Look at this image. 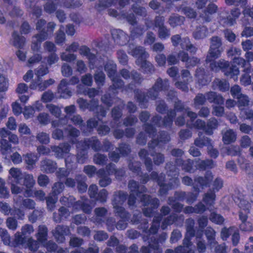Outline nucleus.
<instances>
[{
    "label": "nucleus",
    "instance_id": "f704fd0d",
    "mask_svg": "<svg viewBox=\"0 0 253 253\" xmlns=\"http://www.w3.org/2000/svg\"><path fill=\"white\" fill-rule=\"evenodd\" d=\"M65 131L67 133V136L70 138V142L72 144H76L80 141L77 139V137L80 135V131L76 128L72 126H69L68 127L65 129ZM81 142H82L81 141Z\"/></svg>",
    "mask_w": 253,
    "mask_h": 253
},
{
    "label": "nucleus",
    "instance_id": "f8f14e48",
    "mask_svg": "<svg viewBox=\"0 0 253 253\" xmlns=\"http://www.w3.org/2000/svg\"><path fill=\"white\" fill-rule=\"evenodd\" d=\"M119 172H121V175L124 174L125 172L123 169H117L116 165L110 163L106 166L105 169H100L97 171V175L100 178L99 184L101 187H106L111 183V179L108 175L115 174L118 175Z\"/></svg>",
    "mask_w": 253,
    "mask_h": 253
},
{
    "label": "nucleus",
    "instance_id": "6e6552de",
    "mask_svg": "<svg viewBox=\"0 0 253 253\" xmlns=\"http://www.w3.org/2000/svg\"><path fill=\"white\" fill-rule=\"evenodd\" d=\"M104 69L108 76L111 80L113 84L109 87V90L122 88V91L129 92L132 91L135 87V84L131 83L127 85L124 86V81L120 79L116 74L117 66L113 61H108L105 65Z\"/></svg>",
    "mask_w": 253,
    "mask_h": 253
},
{
    "label": "nucleus",
    "instance_id": "052dcab7",
    "mask_svg": "<svg viewBox=\"0 0 253 253\" xmlns=\"http://www.w3.org/2000/svg\"><path fill=\"white\" fill-rule=\"evenodd\" d=\"M180 46L181 48L189 51L191 53H195L197 51L196 47L190 43V40L187 37L182 38Z\"/></svg>",
    "mask_w": 253,
    "mask_h": 253
},
{
    "label": "nucleus",
    "instance_id": "f3484780",
    "mask_svg": "<svg viewBox=\"0 0 253 253\" xmlns=\"http://www.w3.org/2000/svg\"><path fill=\"white\" fill-rule=\"evenodd\" d=\"M213 178L212 173L211 171H207L205 176H196L194 178L193 189L196 192H200L199 187L204 188L209 187Z\"/></svg>",
    "mask_w": 253,
    "mask_h": 253
},
{
    "label": "nucleus",
    "instance_id": "864d4df0",
    "mask_svg": "<svg viewBox=\"0 0 253 253\" xmlns=\"http://www.w3.org/2000/svg\"><path fill=\"white\" fill-rule=\"evenodd\" d=\"M184 20L185 18L183 16L172 14L169 16L168 22L171 27L174 28L177 26L182 25Z\"/></svg>",
    "mask_w": 253,
    "mask_h": 253
},
{
    "label": "nucleus",
    "instance_id": "5fc2aeb1",
    "mask_svg": "<svg viewBox=\"0 0 253 253\" xmlns=\"http://www.w3.org/2000/svg\"><path fill=\"white\" fill-rule=\"evenodd\" d=\"M197 169L200 170H205L207 169H212L214 167L215 165L212 160H198L195 161Z\"/></svg>",
    "mask_w": 253,
    "mask_h": 253
},
{
    "label": "nucleus",
    "instance_id": "37998d69",
    "mask_svg": "<svg viewBox=\"0 0 253 253\" xmlns=\"http://www.w3.org/2000/svg\"><path fill=\"white\" fill-rule=\"evenodd\" d=\"M82 143L83 145L87 144L88 145V148L90 146L94 151H99L102 149L101 144L96 137H92L89 139H85Z\"/></svg>",
    "mask_w": 253,
    "mask_h": 253
},
{
    "label": "nucleus",
    "instance_id": "72a5a7b5",
    "mask_svg": "<svg viewBox=\"0 0 253 253\" xmlns=\"http://www.w3.org/2000/svg\"><path fill=\"white\" fill-rule=\"evenodd\" d=\"M95 217H92L91 220L96 225L99 226L104 222V216L107 213V210L105 208H97L94 210Z\"/></svg>",
    "mask_w": 253,
    "mask_h": 253
},
{
    "label": "nucleus",
    "instance_id": "dca6fc26",
    "mask_svg": "<svg viewBox=\"0 0 253 253\" xmlns=\"http://www.w3.org/2000/svg\"><path fill=\"white\" fill-rule=\"evenodd\" d=\"M80 109L83 110L86 109L89 110L95 113L98 117L101 116L104 117L106 115V111L104 108L98 105V100L92 99L88 103L86 100L82 98H79L77 101Z\"/></svg>",
    "mask_w": 253,
    "mask_h": 253
},
{
    "label": "nucleus",
    "instance_id": "20e7f679",
    "mask_svg": "<svg viewBox=\"0 0 253 253\" xmlns=\"http://www.w3.org/2000/svg\"><path fill=\"white\" fill-rule=\"evenodd\" d=\"M167 95L169 99L175 102L174 110L168 112L167 116L164 119H162L161 117L159 115H155L152 118L151 123L158 127H170L172 124L173 118L176 115V111L181 113L186 112L187 115L190 119L191 122H193L197 117V114L190 111L189 108H184L183 103L177 99L176 92L173 90H170Z\"/></svg>",
    "mask_w": 253,
    "mask_h": 253
},
{
    "label": "nucleus",
    "instance_id": "6e6d98bb",
    "mask_svg": "<svg viewBox=\"0 0 253 253\" xmlns=\"http://www.w3.org/2000/svg\"><path fill=\"white\" fill-rule=\"evenodd\" d=\"M202 132H199L198 133L199 137L195 140L194 144L199 148H203L204 146H207L208 147L211 144V140L207 137H202Z\"/></svg>",
    "mask_w": 253,
    "mask_h": 253
},
{
    "label": "nucleus",
    "instance_id": "4c0bfd02",
    "mask_svg": "<svg viewBox=\"0 0 253 253\" xmlns=\"http://www.w3.org/2000/svg\"><path fill=\"white\" fill-rule=\"evenodd\" d=\"M136 64L139 66L142 71L146 73H152L155 71V68L152 64L146 60V59L138 58Z\"/></svg>",
    "mask_w": 253,
    "mask_h": 253
},
{
    "label": "nucleus",
    "instance_id": "79ce46f5",
    "mask_svg": "<svg viewBox=\"0 0 253 253\" xmlns=\"http://www.w3.org/2000/svg\"><path fill=\"white\" fill-rule=\"evenodd\" d=\"M25 42V38L19 35L17 32L15 31L12 35L10 43L16 48H22L24 46Z\"/></svg>",
    "mask_w": 253,
    "mask_h": 253
},
{
    "label": "nucleus",
    "instance_id": "b1692460",
    "mask_svg": "<svg viewBox=\"0 0 253 253\" xmlns=\"http://www.w3.org/2000/svg\"><path fill=\"white\" fill-rule=\"evenodd\" d=\"M127 52L131 56L138 58L146 59L149 55L141 46H138L133 43L129 44Z\"/></svg>",
    "mask_w": 253,
    "mask_h": 253
},
{
    "label": "nucleus",
    "instance_id": "c9c22d12",
    "mask_svg": "<svg viewBox=\"0 0 253 253\" xmlns=\"http://www.w3.org/2000/svg\"><path fill=\"white\" fill-rule=\"evenodd\" d=\"M206 100L210 103H214L217 105H222L224 102V99L221 95L214 91H209L205 94Z\"/></svg>",
    "mask_w": 253,
    "mask_h": 253
},
{
    "label": "nucleus",
    "instance_id": "69168bd1",
    "mask_svg": "<svg viewBox=\"0 0 253 253\" xmlns=\"http://www.w3.org/2000/svg\"><path fill=\"white\" fill-rule=\"evenodd\" d=\"M25 248H28L31 251L35 252L39 248V242L32 237L28 238L27 239Z\"/></svg>",
    "mask_w": 253,
    "mask_h": 253
},
{
    "label": "nucleus",
    "instance_id": "bf43d9fd",
    "mask_svg": "<svg viewBox=\"0 0 253 253\" xmlns=\"http://www.w3.org/2000/svg\"><path fill=\"white\" fill-rule=\"evenodd\" d=\"M23 158L25 162L28 165L27 168L28 169H33L34 165L38 160V157L37 155L32 153H28L25 155H24Z\"/></svg>",
    "mask_w": 253,
    "mask_h": 253
},
{
    "label": "nucleus",
    "instance_id": "4be33fe9",
    "mask_svg": "<svg viewBox=\"0 0 253 253\" xmlns=\"http://www.w3.org/2000/svg\"><path fill=\"white\" fill-rule=\"evenodd\" d=\"M184 219V216L183 214L178 215L174 213L171 214L163 219L161 224V228L165 230L168 226L174 223L177 226H182Z\"/></svg>",
    "mask_w": 253,
    "mask_h": 253
},
{
    "label": "nucleus",
    "instance_id": "9d476101",
    "mask_svg": "<svg viewBox=\"0 0 253 253\" xmlns=\"http://www.w3.org/2000/svg\"><path fill=\"white\" fill-rule=\"evenodd\" d=\"M234 201L240 208L239 217L241 221L239 226L240 230L245 232L252 231L253 230V224L250 221L248 220L251 204L247 201L244 198L241 197H236Z\"/></svg>",
    "mask_w": 253,
    "mask_h": 253
},
{
    "label": "nucleus",
    "instance_id": "cd10ccee",
    "mask_svg": "<svg viewBox=\"0 0 253 253\" xmlns=\"http://www.w3.org/2000/svg\"><path fill=\"white\" fill-rule=\"evenodd\" d=\"M128 167L129 169L134 174L141 177L140 180L143 184L146 183L150 179L149 176L148 174L145 173L143 174L142 172L141 171L140 163L139 162H134L129 163Z\"/></svg>",
    "mask_w": 253,
    "mask_h": 253
},
{
    "label": "nucleus",
    "instance_id": "412c9836",
    "mask_svg": "<svg viewBox=\"0 0 253 253\" xmlns=\"http://www.w3.org/2000/svg\"><path fill=\"white\" fill-rule=\"evenodd\" d=\"M108 14L118 19H126L131 25H134L137 22L136 17L132 13L122 12L119 13L117 10L110 8L108 9Z\"/></svg>",
    "mask_w": 253,
    "mask_h": 253
},
{
    "label": "nucleus",
    "instance_id": "e433bc0d",
    "mask_svg": "<svg viewBox=\"0 0 253 253\" xmlns=\"http://www.w3.org/2000/svg\"><path fill=\"white\" fill-rule=\"evenodd\" d=\"M57 169L56 163L50 160L45 159L41 162V169L46 173H52Z\"/></svg>",
    "mask_w": 253,
    "mask_h": 253
},
{
    "label": "nucleus",
    "instance_id": "a18cd8bd",
    "mask_svg": "<svg viewBox=\"0 0 253 253\" xmlns=\"http://www.w3.org/2000/svg\"><path fill=\"white\" fill-rule=\"evenodd\" d=\"M209 32L208 28L204 25L197 26L193 33V36L196 40L203 39L208 36Z\"/></svg>",
    "mask_w": 253,
    "mask_h": 253
},
{
    "label": "nucleus",
    "instance_id": "ddd939ff",
    "mask_svg": "<svg viewBox=\"0 0 253 253\" xmlns=\"http://www.w3.org/2000/svg\"><path fill=\"white\" fill-rule=\"evenodd\" d=\"M88 200L86 198H82L81 201L75 202L73 196H63L60 199L62 205L68 207H73L75 210H82L86 213H89L92 207L88 204Z\"/></svg>",
    "mask_w": 253,
    "mask_h": 253
},
{
    "label": "nucleus",
    "instance_id": "ea45409f",
    "mask_svg": "<svg viewBox=\"0 0 253 253\" xmlns=\"http://www.w3.org/2000/svg\"><path fill=\"white\" fill-rule=\"evenodd\" d=\"M48 229L44 225H40L38 227L36 237L39 242L42 244L47 241Z\"/></svg>",
    "mask_w": 253,
    "mask_h": 253
},
{
    "label": "nucleus",
    "instance_id": "338daca9",
    "mask_svg": "<svg viewBox=\"0 0 253 253\" xmlns=\"http://www.w3.org/2000/svg\"><path fill=\"white\" fill-rule=\"evenodd\" d=\"M178 11H181L186 16L190 18H193L196 17V13L193 9L189 7H183V5L176 7Z\"/></svg>",
    "mask_w": 253,
    "mask_h": 253
},
{
    "label": "nucleus",
    "instance_id": "2f4dec72",
    "mask_svg": "<svg viewBox=\"0 0 253 253\" xmlns=\"http://www.w3.org/2000/svg\"><path fill=\"white\" fill-rule=\"evenodd\" d=\"M24 173L21 169L17 168H12L9 170L8 180L9 182L21 183Z\"/></svg>",
    "mask_w": 253,
    "mask_h": 253
},
{
    "label": "nucleus",
    "instance_id": "13d9d810",
    "mask_svg": "<svg viewBox=\"0 0 253 253\" xmlns=\"http://www.w3.org/2000/svg\"><path fill=\"white\" fill-rule=\"evenodd\" d=\"M218 126L217 120L214 118H211L208 121L206 125L205 132L208 135H211L213 133V130L216 129Z\"/></svg>",
    "mask_w": 253,
    "mask_h": 253
},
{
    "label": "nucleus",
    "instance_id": "9b49d317",
    "mask_svg": "<svg viewBox=\"0 0 253 253\" xmlns=\"http://www.w3.org/2000/svg\"><path fill=\"white\" fill-rule=\"evenodd\" d=\"M71 148L70 145L67 142L61 143L58 146H52L50 147L51 150L54 152L56 158H62L64 155L68 154L65 158V163L66 168L69 170H72L77 168L75 156L69 153Z\"/></svg>",
    "mask_w": 253,
    "mask_h": 253
},
{
    "label": "nucleus",
    "instance_id": "7ed1b4c3",
    "mask_svg": "<svg viewBox=\"0 0 253 253\" xmlns=\"http://www.w3.org/2000/svg\"><path fill=\"white\" fill-rule=\"evenodd\" d=\"M153 123H145L143 126L145 132L152 138V141L148 143V147L150 155L153 157V162L156 166L162 164L165 161V156L161 153H156L154 150L156 148L162 149L164 145L170 141V138L167 132L162 131L160 133L159 136L157 139L154 137L155 136L156 129Z\"/></svg>",
    "mask_w": 253,
    "mask_h": 253
},
{
    "label": "nucleus",
    "instance_id": "0eeeda50",
    "mask_svg": "<svg viewBox=\"0 0 253 253\" xmlns=\"http://www.w3.org/2000/svg\"><path fill=\"white\" fill-rule=\"evenodd\" d=\"M169 86V84L168 80H163L161 78H158L152 87L148 91L147 95H145L141 90L137 89L134 90L135 97L139 103V106L141 108H145L147 107L148 101L147 97L152 100H155L158 96L160 91L168 90Z\"/></svg>",
    "mask_w": 253,
    "mask_h": 253
},
{
    "label": "nucleus",
    "instance_id": "39448f33",
    "mask_svg": "<svg viewBox=\"0 0 253 253\" xmlns=\"http://www.w3.org/2000/svg\"><path fill=\"white\" fill-rule=\"evenodd\" d=\"M162 220L161 216H155L153 219L152 225L149 229H148V221L142 218V214L139 212L138 214H134L131 221L133 224H140L138 228L142 230L143 235V240L144 242L149 241L152 244L154 242H157L159 243H163L166 240L168 235L166 233L161 234L158 239L156 240L153 238V235L156 234L160 227V221Z\"/></svg>",
    "mask_w": 253,
    "mask_h": 253
},
{
    "label": "nucleus",
    "instance_id": "473e14b6",
    "mask_svg": "<svg viewBox=\"0 0 253 253\" xmlns=\"http://www.w3.org/2000/svg\"><path fill=\"white\" fill-rule=\"evenodd\" d=\"M218 7L216 4L213 3H210L200 15V17L204 21L210 22L211 19V15L215 13Z\"/></svg>",
    "mask_w": 253,
    "mask_h": 253
},
{
    "label": "nucleus",
    "instance_id": "aec40b11",
    "mask_svg": "<svg viewBox=\"0 0 253 253\" xmlns=\"http://www.w3.org/2000/svg\"><path fill=\"white\" fill-rule=\"evenodd\" d=\"M112 115L114 120V123L117 124L116 128H115L113 132V135L116 139H120L125 135L124 130L118 128L120 126V123H118L117 122L122 117V110L118 107H114L112 111Z\"/></svg>",
    "mask_w": 253,
    "mask_h": 253
},
{
    "label": "nucleus",
    "instance_id": "c03bdc74",
    "mask_svg": "<svg viewBox=\"0 0 253 253\" xmlns=\"http://www.w3.org/2000/svg\"><path fill=\"white\" fill-rule=\"evenodd\" d=\"M236 138L237 134L233 129H229L224 132H222V140L225 144H229L234 142Z\"/></svg>",
    "mask_w": 253,
    "mask_h": 253
},
{
    "label": "nucleus",
    "instance_id": "4468645a",
    "mask_svg": "<svg viewBox=\"0 0 253 253\" xmlns=\"http://www.w3.org/2000/svg\"><path fill=\"white\" fill-rule=\"evenodd\" d=\"M45 24V20L42 19L38 20L37 22L36 29L40 31V33L32 39L31 48L34 51H38L41 48V42L48 38V34L44 27Z\"/></svg>",
    "mask_w": 253,
    "mask_h": 253
},
{
    "label": "nucleus",
    "instance_id": "09e8293b",
    "mask_svg": "<svg viewBox=\"0 0 253 253\" xmlns=\"http://www.w3.org/2000/svg\"><path fill=\"white\" fill-rule=\"evenodd\" d=\"M27 239L21 232H17L14 236V239L11 242V247H17L25 246Z\"/></svg>",
    "mask_w": 253,
    "mask_h": 253
},
{
    "label": "nucleus",
    "instance_id": "4d7b16f0",
    "mask_svg": "<svg viewBox=\"0 0 253 253\" xmlns=\"http://www.w3.org/2000/svg\"><path fill=\"white\" fill-rule=\"evenodd\" d=\"M251 66L246 67L244 68L243 72L244 73L241 76L240 78L241 84L247 86L251 84V77L250 75L251 73Z\"/></svg>",
    "mask_w": 253,
    "mask_h": 253
},
{
    "label": "nucleus",
    "instance_id": "5701e85b",
    "mask_svg": "<svg viewBox=\"0 0 253 253\" xmlns=\"http://www.w3.org/2000/svg\"><path fill=\"white\" fill-rule=\"evenodd\" d=\"M55 83L52 79L42 81V78H36L31 82L29 87L33 90L43 91Z\"/></svg>",
    "mask_w": 253,
    "mask_h": 253
},
{
    "label": "nucleus",
    "instance_id": "774afa93",
    "mask_svg": "<svg viewBox=\"0 0 253 253\" xmlns=\"http://www.w3.org/2000/svg\"><path fill=\"white\" fill-rule=\"evenodd\" d=\"M46 108L51 115L55 118H59L61 114V108L53 104H48L46 105Z\"/></svg>",
    "mask_w": 253,
    "mask_h": 253
},
{
    "label": "nucleus",
    "instance_id": "2eb2a0df",
    "mask_svg": "<svg viewBox=\"0 0 253 253\" xmlns=\"http://www.w3.org/2000/svg\"><path fill=\"white\" fill-rule=\"evenodd\" d=\"M126 193L121 191L115 192L114 195L112 205L114 212L116 215L120 218H126L128 216V212L122 207L126 201Z\"/></svg>",
    "mask_w": 253,
    "mask_h": 253
},
{
    "label": "nucleus",
    "instance_id": "6ab92c4d",
    "mask_svg": "<svg viewBox=\"0 0 253 253\" xmlns=\"http://www.w3.org/2000/svg\"><path fill=\"white\" fill-rule=\"evenodd\" d=\"M23 185L26 187L24 192L25 197H31L33 196L32 188L36 184V181L32 174L24 173L23 179Z\"/></svg>",
    "mask_w": 253,
    "mask_h": 253
},
{
    "label": "nucleus",
    "instance_id": "3c124183",
    "mask_svg": "<svg viewBox=\"0 0 253 253\" xmlns=\"http://www.w3.org/2000/svg\"><path fill=\"white\" fill-rule=\"evenodd\" d=\"M216 195L215 192L210 189L207 193L204 194L203 197V202L205 203L207 206L209 207L208 209L211 210V206H213L214 204Z\"/></svg>",
    "mask_w": 253,
    "mask_h": 253
},
{
    "label": "nucleus",
    "instance_id": "423d86ee",
    "mask_svg": "<svg viewBox=\"0 0 253 253\" xmlns=\"http://www.w3.org/2000/svg\"><path fill=\"white\" fill-rule=\"evenodd\" d=\"M166 169L169 178V182L168 184L165 182V175L161 173L159 175L157 172L153 171L150 174V178L156 180L160 187L159 190L160 195L163 196L167 194L168 192L171 189L177 187L180 184L178 179L179 171L175 165H172L170 163L166 164Z\"/></svg>",
    "mask_w": 253,
    "mask_h": 253
},
{
    "label": "nucleus",
    "instance_id": "f03ea898",
    "mask_svg": "<svg viewBox=\"0 0 253 253\" xmlns=\"http://www.w3.org/2000/svg\"><path fill=\"white\" fill-rule=\"evenodd\" d=\"M221 44V39L218 37L214 36L211 39V45L207 56L206 63H210V67L212 71L217 72L221 70L226 77L236 81L240 73L238 67L233 65L230 66L229 62L224 59L214 61L220 56L222 50L220 47Z\"/></svg>",
    "mask_w": 253,
    "mask_h": 253
},
{
    "label": "nucleus",
    "instance_id": "603ef678",
    "mask_svg": "<svg viewBox=\"0 0 253 253\" xmlns=\"http://www.w3.org/2000/svg\"><path fill=\"white\" fill-rule=\"evenodd\" d=\"M118 0H99L96 5V9L101 11L106 8L116 4Z\"/></svg>",
    "mask_w": 253,
    "mask_h": 253
},
{
    "label": "nucleus",
    "instance_id": "1a4fd4ad",
    "mask_svg": "<svg viewBox=\"0 0 253 253\" xmlns=\"http://www.w3.org/2000/svg\"><path fill=\"white\" fill-rule=\"evenodd\" d=\"M186 233L183 241V246H180L176 248L174 251L171 249L166 250L165 253H196L194 249L191 248L192 242L191 239L195 235L194 225L195 221L192 218L186 220Z\"/></svg>",
    "mask_w": 253,
    "mask_h": 253
},
{
    "label": "nucleus",
    "instance_id": "bb28decb",
    "mask_svg": "<svg viewBox=\"0 0 253 253\" xmlns=\"http://www.w3.org/2000/svg\"><path fill=\"white\" fill-rule=\"evenodd\" d=\"M111 34L117 44L123 46L128 42V36L122 30L113 29L111 31Z\"/></svg>",
    "mask_w": 253,
    "mask_h": 253
},
{
    "label": "nucleus",
    "instance_id": "a19ab883",
    "mask_svg": "<svg viewBox=\"0 0 253 253\" xmlns=\"http://www.w3.org/2000/svg\"><path fill=\"white\" fill-rule=\"evenodd\" d=\"M212 87L214 89H218L220 91L225 92L229 89V83L224 79L216 78L212 83Z\"/></svg>",
    "mask_w": 253,
    "mask_h": 253
},
{
    "label": "nucleus",
    "instance_id": "58836bf2",
    "mask_svg": "<svg viewBox=\"0 0 253 253\" xmlns=\"http://www.w3.org/2000/svg\"><path fill=\"white\" fill-rule=\"evenodd\" d=\"M195 76L198 83L201 85H206L211 81V77H208L203 68H199L197 69Z\"/></svg>",
    "mask_w": 253,
    "mask_h": 253
},
{
    "label": "nucleus",
    "instance_id": "c756f323",
    "mask_svg": "<svg viewBox=\"0 0 253 253\" xmlns=\"http://www.w3.org/2000/svg\"><path fill=\"white\" fill-rule=\"evenodd\" d=\"M68 83L66 79H62L57 87V93L60 98L67 99L71 97L72 93L68 87Z\"/></svg>",
    "mask_w": 253,
    "mask_h": 253
},
{
    "label": "nucleus",
    "instance_id": "49530a36",
    "mask_svg": "<svg viewBox=\"0 0 253 253\" xmlns=\"http://www.w3.org/2000/svg\"><path fill=\"white\" fill-rule=\"evenodd\" d=\"M177 166H181L183 170L188 172H193L194 170L193 169V165L194 161L190 159H188L185 161H183L180 159H177L175 161Z\"/></svg>",
    "mask_w": 253,
    "mask_h": 253
},
{
    "label": "nucleus",
    "instance_id": "0e129e2a",
    "mask_svg": "<svg viewBox=\"0 0 253 253\" xmlns=\"http://www.w3.org/2000/svg\"><path fill=\"white\" fill-rule=\"evenodd\" d=\"M194 228V227H193ZM195 231V229H194ZM202 231H201L200 233L197 232L196 234L195 233V236H196L197 240V250L199 253H203L206 251V247L205 242L204 240H201V237L202 236Z\"/></svg>",
    "mask_w": 253,
    "mask_h": 253
},
{
    "label": "nucleus",
    "instance_id": "7c9ffc66",
    "mask_svg": "<svg viewBox=\"0 0 253 253\" xmlns=\"http://www.w3.org/2000/svg\"><path fill=\"white\" fill-rule=\"evenodd\" d=\"M178 55L180 60L185 63V66L187 68L194 67L200 62V60L196 57L189 58L188 53L183 51H180Z\"/></svg>",
    "mask_w": 253,
    "mask_h": 253
},
{
    "label": "nucleus",
    "instance_id": "c85d7f7f",
    "mask_svg": "<svg viewBox=\"0 0 253 253\" xmlns=\"http://www.w3.org/2000/svg\"><path fill=\"white\" fill-rule=\"evenodd\" d=\"M76 147L77 162L80 164H84L87 159V150L88 149V145L85 144V145H83L82 142H80L77 144Z\"/></svg>",
    "mask_w": 253,
    "mask_h": 253
},
{
    "label": "nucleus",
    "instance_id": "680f3d73",
    "mask_svg": "<svg viewBox=\"0 0 253 253\" xmlns=\"http://www.w3.org/2000/svg\"><path fill=\"white\" fill-rule=\"evenodd\" d=\"M85 176L83 175H78L76 177L78 189L81 193H84L86 191L87 185L85 183Z\"/></svg>",
    "mask_w": 253,
    "mask_h": 253
},
{
    "label": "nucleus",
    "instance_id": "a211bd4d",
    "mask_svg": "<svg viewBox=\"0 0 253 253\" xmlns=\"http://www.w3.org/2000/svg\"><path fill=\"white\" fill-rule=\"evenodd\" d=\"M79 53L83 56H85L88 60L89 67L90 69H94L98 66H101L97 64V59L96 55L90 52V49L86 45H82L79 49Z\"/></svg>",
    "mask_w": 253,
    "mask_h": 253
},
{
    "label": "nucleus",
    "instance_id": "a878e982",
    "mask_svg": "<svg viewBox=\"0 0 253 253\" xmlns=\"http://www.w3.org/2000/svg\"><path fill=\"white\" fill-rule=\"evenodd\" d=\"M52 234L57 242L63 243L65 240V236L70 234V230L67 226L58 225L52 231Z\"/></svg>",
    "mask_w": 253,
    "mask_h": 253
},
{
    "label": "nucleus",
    "instance_id": "e2e57ef3",
    "mask_svg": "<svg viewBox=\"0 0 253 253\" xmlns=\"http://www.w3.org/2000/svg\"><path fill=\"white\" fill-rule=\"evenodd\" d=\"M0 147L1 154L6 159L8 154H10L11 151V145L9 144L6 140L2 139L0 141Z\"/></svg>",
    "mask_w": 253,
    "mask_h": 253
},
{
    "label": "nucleus",
    "instance_id": "393cba45",
    "mask_svg": "<svg viewBox=\"0 0 253 253\" xmlns=\"http://www.w3.org/2000/svg\"><path fill=\"white\" fill-rule=\"evenodd\" d=\"M231 16H228L226 18H221L220 19V23L223 26L230 27L236 23V20L241 15V10L239 8H234L231 10Z\"/></svg>",
    "mask_w": 253,
    "mask_h": 253
},
{
    "label": "nucleus",
    "instance_id": "f257e3e1",
    "mask_svg": "<svg viewBox=\"0 0 253 253\" xmlns=\"http://www.w3.org/2000/svg\"><path fill=\"white\" fill-rule=\"evenodd\" d=\"M128 187L130 190V195L128 199V205L129 207H133L136 202L137 198L142 203L143 206H150V207L143 209V213L147 217L153 216L157 211V209L159 206L160 202L158 199L152 198L150 196L146 194H142L147 191V188L144 185H139V183L131 180L129 181ZM160 211L161 215L157 216H166L169 214L170 209L167 206H163Z\"/></svg>",
    "mask_w": 253,
    "mask_h": 253
},
{
    "label": "nucleus",
    "instance_id": "de8ad7c7",
    "mask_svg": "<svg viewBox=\"0 0 253 253\" xmlns=\"http://www.w3.org/2000/svg\"><path fill=\"white\" fill-rule=\"evenodd\" d=\"M138 154L140 159L144 160L146 169L148 171H151L152 169V161L151 159L148 157L149 153L148 151L145 149H141Z\"/></svg>",
    "mask_w": 253,
    "mask_h": 253
},
{
    "label": "nucleus",
    "instance_id": "8fccbe9b",
    "mask_svg": "<svg viewBox=\"0 0 253 253\" xmlns=\"http://www.w3.org/2000/svg\"><path fill=\"white\" fill-rule=\"evenodd\" d=\"M215 231L211 227H208L205 230V234L208 240V244L211 249L217 244L215 239Z\"/></svg>",
    "mask_w": 253,
    "mask_h": 253
}]
</instances>
